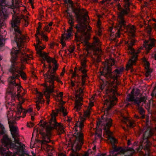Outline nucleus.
Masks as SVG:
<instances>
[{
  "label": "nucleus",
  "mask_w": 156,
  "mask_h": 156,
  "mask_svg": "<svg viewBox=\"0 0 156 156\" xmlns=\"http://www.w3.org/2000/svg\"><path fill=\"white\" fill-rule=\"evenodd\" d=\"M154 21H156V20L155 19H154Z\"/></svg>",
  "instance_id": "4d7b16f0"
},
{
  "label": "nucleus",
  "mask_w": 156,
  "mask_h": 156,
  "mask_svg": "<svg viewBox=\"0 0 156 156\" xmlns=\"http://www.w3.org/2000/svg\"><path fill=\"white\" fill-rule=\"evenodd\" d=\"M120 0H114V1H119Z\"/></svg>",
  "instance_id": "6e6d98bb"
},
{
  "label": "nucleus",
  "mask_w": 156,
  "mask_h": 156,
  "mask_svg": "<svg viewBox=\"0 0 156 156\" xmlns=\"http://www.w3.org/2000/svg\"><path fill=\"white\" fill-rule=\"evenodd\" d=\"M128 124L127 125L130 127H133L135 125V124L133 121L129 120L128 121Z\"/></svg>",
  "instance_id": "393cba45"
},
{
  "label": "nucleus",
  "mask_w": 156,
  "mask_h": 156,
  "mask_svg": "<svg viewBox=\"0 0 156 156\" xmlns=\"http://www.w3.org/2000/svg\"><path fill=\"white\" fill-rule=\"evenodd\" d=\"M32 109L31 108H29L27 110V112H32Z\"/></svg>",
  "instance_id": "4c0bfd02"
},
{
  "label": "nucleus",
  "mask_w": 156,
  "mask_h": 156,
  "mask_svg": "<svg viewBox=\"0 0 156 156\" xmlns=\"http://www.w3.org/2000/svg\"><path fill=\"white\" fill-rule=\"evenodd\" d=\"M22 129H23V128H22Z\"/></svg>",
  "instance_id": "680f3d73"
},
{
  "label": "nucleus",
  "mask_w": 156,
  "mask_h": 156,
  "mask_svg": "<svg viewBox=\"0 0 156 156\" xmlns=\"http://www.w3.org/2000/svg\"><path fill=\"white\" fill-rule=\"evenodd\" d=\"M16 123L15 121H8L9 130L12 138L15 137V136H19L18 127L14 125Z\"/></svg>",
  "instance_id": "dca6fc26"
},
{
  "label": "nucleus",
  "mask_w": 156,
  "mask_h": 156,
  "mask_svg": "<svg viewBox=\"0 0 156 156\" xmlns=\"http://www.w3.org/2000/svg\"><path fill=\"white\" fill-rule=\"evenodd\" d=\"M106 65L104 68V71L101 73L102 76H104L108 81L111 80H113L110 81L109 86L106 90V94L108 97L104 105H106L104 115L102 116V120L97 123V127L101 126V128L105 131H110L109 128L112 125V120L109 117V111L112 107L116 104L117 101L116 96H119L120 94L117 92V85L120 83L118 80L122 72L124 70L123 67H119L112 71V66L115 65V62L114 59L110 61Z\"/></svg>",
  "instance_id": "f03ea898"
},
{
  "label": "nucleus",
  "mask_w": 156,
  "mask_h": 156,
  "mask_svg": "<svg viewBox=\"0 0 156 156\" xmlns=\"http://www.w3.org/2000/svg\"><path fill=\"white\" fill-rule=\"evenodd\" d=\"M41 27H42V26H41V25L40 24V25H39L38 26V27H37V29H38V30H40V29L41 28Z\"/></svg>",
  "instance_id": "c03bdc74"
},
{
  "label": "nucleus",
  "mask_w": 156,
  "mask_h": 156,
  "mask_svg": "<svg viewBox=\"0 0 156 156\" xmlns=\"http://www.w3.org/2000/svg\"><path fill=\"white\" fill-rule=\"evenodd\" d=\"M142 60L146 71L145 76L147 77H149L150 78L151 77V73H152L153 70L149 67L150 63L145 57H143Z\"/></svg>",
  "instance_id": "a211bd4d"
},
{
  "label": "nucleus",
  "mask_w": 156,
  "mask_h": 156,
  "mask_svg": "<svg viewBox=\"0 0 156 156\" xmlns=\"http://www.w3.org/2000/svg\"><path fill=\"white\" fill-rule=\"evenodd\" d=\"M25 145L24 144H23L22 145H20V150H17L18 151H21L23 153H24V149H25Z\"/></svg>",
  "instance_id": "a878e982"
},
{
  "label": "nucleus",
  "mask_w": 156,
  "mask_h": 156,
  "mask_svg": "<svg viewBox=\"0 0 156 156\" xmlns=\"http://www.w3.org/2000/svg\"><path fill=\"white\" fill-rule=\"evenodd\" d=\"M44 12L41 10L40 12V15L41 17L43 16V15H42V14Z\"/></svg>",
  "instance_id": "ea45409f"
},
{
  "label": "nucleus",
  "mask_w": 156,
  "mask_h": 156,
  "mask_svg": "<svg viewBox=\"0 0 156 156\" xmlns=\"http://www.w3.org/2000/svg\"><path fill=\"white\" fill-rule=\"evenodd\" d=\"M3 38H0V46H2L4 45L3 43Z\"/></svg>",
  "instance_id": "72a5a7b5"
},
{
  "label": "nucleus",
  "mask_w": 156,
  "mask_h": 156,
  "mask_svg": "<svg viewBox=\"0 0 156 156\" xmlns=\"http://www.w3.org/2000/svg\"><path fill=\"white\" fill-rule=\"evenodd\" d=\"M152 135V132L151 130H147L145 131L143 135V139L144 142L143 145H141L139 147V149H142L144 148L145 150L147 151L150 150V148L151 144L149 141L148 139Z\"/></svg>",
  "instance_id": "1a4fd4ad"
},
{
  "label": "nucleus",
  "mask_w": 156,
  "mask_h": 156,
  "mask_svg": "<svg viewBox=\"0 0 156 156\" xmlns=\"http://www.w3.org/2000/svg\"><path fill=\"white\" fill-rule=\"evenodd\" d=\"M44 87L46 88V91L44 93V94L47 99L46 104L48 105L50 101L49 99L50 97V94L54 92V88L55 87V86L54 85L53 86H52L51 85H50L49 86H48L45 84Z\"/></svg>",
  "instance_id": "f3484780"
},
{
  "label": "nucleus",
  "mask_w": 156,
  "mask_h": 156,
  "mask_svg": "<svg viewBox=\"0 0 156 156\" xmlns=\"http://www.w3.org/2000/svg\"><path fill=\"white\" fill-rule=\"evenodd\" d=\"M42 34V35L41 36L42 38L43 39L44 41H47L48 40V37L44 34V33L43 34Z\"/></svg>",
  "instance_id": "c85d7f7f"
},
{
  "label": "nucleus",
  "mask_w": 156,
  "mask_h": 156,
  "mask_svg": "<svg viewBox=\"0 0 156 156\" xmlns=\"http://www.w3.org/2000/svg\"><path fill=\"white\" fill-rule=\"evenodd\" d=\"M94 105V103L90 101L89 105L86 110L84 112L83 117L81 118L80 121L78 122L75 126V133L73 136L75 137L72 144V147L75 149L72 150L71 156H81L77 151L80 150L83 143V135L82 132V129L84 126V122L86 120V118H89L90 116L91 112L92 110L91 107Z\"/></svg>",
  "instance_id": "39448f33"
},
{
  "label": "nucleus",
  "mask_w": 156,
  "mask_h": 156,
  "mask_svg": "<svg viewBox=\"0 0 156 156\" xmlns=\"http://www.w3.org/2000/svg\"><path fill=\"white\" fill-rule=\"evenodd\" d=\"M147 31L149 36V38L148 40H146L144 41L143 45L146 49L149 51L155 46L156 41L151 36V27H149L147 29Z\"/></svg>",
  "instance_id": "9b49d317"
},
{
  "label": "nucleus",
  "mask_w": 156,
  "mask_h": 156,
  "mask_svg": "<svg viewBox=\"0 0 156 156\" xmlns=\"http://www.w3.org/2000/svg\"><path fill=\"white\" fill-rule=\"evenodd\" d=\"M15 3L16 4V7L18 8L19 7V3L18 2H16Z\"/></svg>",
  "instance_id": "de8ad7c7"
},
{
  "label": "nucleus",
  "mask_w": 156,
  "mask_h": 156,
  "mask_svg": "<svg viewBox=\"0 0 156 156\" xmlns=\"http://www.w3.org/2000/svg\"><path fill=\"white\" fill-rule=\"evenodd\" d=\"M25 115H25H25H24V116H23V117H24L25 116Z\"/></svg>",
  "instance_id": "bf43d9fd"
},
{
  "label": "nucleus",
  "mask_w": 156,
  "mask_h": 156,
  "mask_svg": "<svg viewBox=\"0 0 156 156\" xmlns=\"http://www.w3.org/2000/svg\"><path fill=\"white\" fill-rule=\"evenodd\" d=\"M47 66L45 65V63H44L43 65V67L44 68H46Z\"/></svg>",
  "instance_id": "3c124183"
},
{
  "label": "nucleus",
  "mask_w": 156,
  "mask_h": 156,
  "mask_svg": "<svg viewBox=\"0 0 156 156\" xmlns=\"http://www.w3.org/2000/svg\"><path fill=\"white\" fill-rule=\"evenodd\" d=\"M131 144V141L130 140H128L127 141V145L128 146L130 145Z\"/></svg>",
  "instance_id": "37998d69"
},
{
  "label": "nucleus",
  "mask_w": 156,
  "mask_h": 156,
  "mask_svg": "<svg viewBox=\"0 0 156 156\" xmlns=\"http://www.w3.org/2000/svg\"><path fill=\"white\" fill-rule=\"evenodd\" d=\"M5 149L2 147H0V151H5Z\"/></svg>",
  "instance_id": "79ce46f5"
},
{
  "label": "nucleus",
  "mask_w": 156,
  "mask_h": 156,
  "mask_svg": "<svg viewBox=\"0 0 156 156\" xmlns=\"http://www.w3.org/2000/svg\"><path fill=\"white\" fill-rule=\"evenodd\" d=\"M36 49L37 51V53L40 55H42V53L41 50L44 48V47H43L40 45H37L35 46Z\"/></svg>",
  "instance_id": "412c9836"
},
{
  "label": "nucleus",
  "mask_w": 156,
  "mask_h": 156,
  "mask_svg": "<svg viewBox=\"0 0 156 156\" xmlns=\"http://www.w3.org/2000/svg\"><path fill=\"white\" fill-rule=\"evenodd\" d=\"M76 88H75L76 92V97L78 99L76 101L75 108L77 111L80 110L82 103L81 102L83 100L82 96L83 94V89L80 87H79L78 85L76 86Z\"/></svg>",
  "instance_id": "f8f14e48"
},
{
  "label": "nucleus",
  "mask_w": 156,
  "mask_h": 156,
  "mask_svg": "<svg viewBox=\"0 0 156 156\" xmlns=\"http://www.w3.org/2000/svg\"><path fill=\"white\" fill-rule=\"evenodd\" d=\"M52 25V22H50L48 26H46L44 28L45 31L49 32L50 31V29H51V28L50 27V29H49V27L48 26L51 27Z\"/></svg>",
  "instance_id": "b1692460"
},
{
  "label": "nucleus",
  "mask_w": 156,
  "mask_h": 156,
  "mask_svg": "<svg viewBox=\"0 0 156 156\" xmlns=\"http://www.w3.org/2000/svg\"><path fill=\"white\" fill-rule=\"evenodd\" d=\"M0 133L4 135L5 133V128L3 125L0 123Z\"/></svg>",
  "instance_id": "5701e85b"
},
{
  "label": "nucleus",
  "mask_w": 156,
  "mask_h": 156,
  "mask_svg": "<svg viewBox=\"0 0 156 156\" xmlns=\"http://www.w3.org/2000/svg\"><path fill=\"white\" fill-rule=\"evenodd\" d=\"M36 38H37V45H39L40 44H42V42L40 41L39 38L38 37L37 35H36Z\"/></svg>",
  "instance_id": "473e14b6"
},
{
  "label": "nucleus",
  "mask_w": 156,
  "mask_h": 156,
  "mask_svg": "<svg viewBox=\"0 0 156 156\" xmlns=\"http://www.w3.org/2000/svg\"><path fill=\"white\" fill-rule=\"evenodd\" d=\"M86 62V60L85 58L82 59L81 62V67L80 68L78 69V71H80L83 74V75L81 76L82 83L81 84L82 86L85 85L86 78L87 77V75L86 74L87 70L85 69L87 66Z\"/></svg>",
  "instance_id": "2eb2a0df"
},
{
  "label": "nucleus",
  "mask_w": 156,
  "mask_h": 156,
  "mask_svg": "<svg viewBox=\"0 0 156 156\" xmlns=\"http://www.w3.org/2000/svg\"><path fill=\"white\" fill-rule=\"evenodd\" d=\"M128 101H133L134 104L137 107V110L139 113L140 115L138 116L136 115H135V117L136 119L140 118H145V111L144 109L140 105L141 102L145 103L146 100L145 97H143L139 98L138 97L135 98L133 94H129L127 98Z\"/></svg>",
  "instance_id": "6e6552de"
},
{
  "label": "nucleus",
  "mask_w": 156,
  "mask_h": 156,
  "mask_svg": "<svg viewBox=\"0 0 156 156\" xmlns=\"http://www.w3.org/2000/svg\"><path fill=\"white\" fill-rule=\"evenodd\" d=\"M111 0H103V3H104L105 2H108V3L109 2L111 1Z\"/></svg>",
  "instance_id": "8fccbe9b"
},
{
  "label": "nucleus",
  "mask_w": 156,
  "mask_h": 156,
  "mask_svg": "<svg viewBox=\"0 0 156 156\" xmlns=\"http://www.w3.org/2000/svg\"><path fill=\"white\" fill-rule=\"evenodd\" d=\"M31 119L32 121H34V118L33 116H31Z\"/></svg>",
  "instance_id": "603ef678"
},
{
  "label": "nucleus",
  "mask_w": 156,
  "mask_h": 156,
  "mask_svg": "<svg viewBox=\"0 0 156 156\" xmlns=\"http://www.w3.org/2000/svg\"><path fill=\"white\" fill-rule=\"evenodd\" d=\"M69 9H68L66 11V12L68 15V19L69 24H70V27L69 29L62 35V38L64 39H68L70 38L71 35L73 31V27H74L76 29L78 32L80 33L81 34V36H79L77 39V41L80 42L81 43L84 42L87 43L86 41L87 37V32L90 31L91 30V27L90 26H88L85 23V22L87 20V15L84 16L83 15L80 9V14L83 16L84 18L81 21V22H78L76 17V21L78 24L76 26L74 24V19L73 16L72 14H71L70 13L68 12Z\"/></svg>",
  "instance_id": "20e7f679"
},
{
  "label": "nucleus",
  "mask_w": 156,
  "mask_h": 156,
  "mask_svg": "<svg viewBox=\"0 0 156 156\" xmlns=\"http://www.w3.org/2000/svg\"><path fill=\"white\" fill-rule=\"evenodd\" d=\"M154 58H155V59L156 60V53L155 54Z\"/></svg>",
  "instance_id": "5fc2aeb1"
},
{
  "label": "nucleus",
  "mask_w": 156,
  "mask_h": 156,
  "mask_svg": "<svg viewBox=\"0 0 156 156\" xmlns=\"http://www.w3.org/2000/svg\"><path fill=\"white\" fill-rule=\"evenodd\" d=\"M43 59L44 61L46 60L48 63H50L51 62V58L47 55L46 53H44L43 57Z\"/></svg>",
  "instance_id": "4be33fe9"
},
{
  "label": "nucleus",
  "mask_w": 156,
  "mask_h": 156,
  "mask_svg": "<svg viewBox=\"0 0 156 156\" xmlns=\"http://www.w3.org/2000/svg\"><path fill=\"white\" fill-rule=\"evenodd\" d=\"M94 44L92 49L94 54L99 56L102 54V51L100 48L101 44L99 39L97 37H94Z\"/></svg>",
  "instance_id": "4468645a"
},
{
  "label": "nucleus",
  "mask_w": 156,
  "mask_h": 156,
  "mask_svg": "<svg viewBox=\"0 0 156 156\" xmlns=\"http://www.w3.org/2000/svg\"><path fill=\"white\" fill-rule=\"evenodd\" d=\"M57 114H58L57 113H54L51 116L49 121L50 129L48 130L47 128L46 130L47 133L41 131H40V133L43 139L41 143L42 144H45L46 148L48 150H49V148L51 147V146L47 144V143L51 141L50 139V135L51 133L50 130L56 129L59 135L63 133L64 132V128L63 126L61 123H58L56 122L55 117L57 115Z\"/></svg>",
  "instance_id": "423d86ee"
},
{
  "label": "nucleus",
  "mask_w": 156,
  "mask_h": 156,
  "mask_svg": "<svg viewBox=\"0 0 156 156\" xmlns=\"http://www.w3.org/2000/svg\"><path fill=\"white\" fill-rule=\"evenodd\" d=\"M71 119H72L69 117H68V119L67 120V121L68 122H71Z\"/></svg>",
  "instance_id": "a19ab883"
},
{
  "label": "nucleus",
  "mask_w": 156,
  "mask_h": 156,
  "mask_svg": "<svg viewBox=\"0 0 156 156\" xmlns=\"http://www.w3.org/2000/svg\"><path fill=\"white\" fill-rule=\"evenodd\" d=\"M39 95V96L36 103V108L37 110H39L41 106L40 104L41 105L44 104L45 101V100L43 98V94L41 93H40Z\"/></svg>",
  "instance_id": "6ab92c4d"
},
{
  "label": "nucleus",
  "mask_w": 156,
  "mask_h": 156,
  "mask_svg": "<svg viewBox=\"0 0 156 156\" xmlns=\"http://www.w3.org/2000/svg\"><path fill=\"white\" fill-rule=\"evenodd\" d=\"M14 1H12V5H14Z\"/></svg>",
  "instance_id": "864d4df0"
},
{
  "label": "nucleus",
  "mask_w": 156,
  "mask_h": 156,
  "mask_svg": "<svg viewBox=\"0 0 156 156\" xmlns=\"http://www.w3.org/2000/svg\"><path fill=\"white\" fill-rule=\"evenodd\" d=\"M76 69H75V72L73 73L72 74L73 77H75L76 76H78V75L76 73Z\"/></svg>",
  "instance_id": "f704fd0d"
},
{
  "label": "nucleus",
  "mask_w": 156,
  "mask_h": 156,
  "mask_svg": "<svg viewBox=\"0 0 156 156\" xmlns=\"http://www.w3.org/2000/svg\"><path fill=\"white\" fill-rule=\"evenodd\" d=\"M95 1H97V0H95Z\"/></svg>",
  "instance_id": "052dcab7"
},
{
  "label": "nucleus",
  "mask_w": 156,
  "mask_h": 156,
  "mask_svg": "<svg viewBox=\"0 0 156 156\" xmlns=\"http://www.w3.org/2000/svg\"><path fill=\"white\" fill-rule=\"evenodd\" d=\"M70 85L72 87H75V84L74 83L72 80L71 81V83H70Z\"/></svg>",
  "instance_id": "58836bf2"
},
{
  "label": "nucleus",
  "mask_w": 156,
  "mask_h": 156,
  "mask_svg": "<svg viewBox=\"0 0 156 156\" xmlns=\"http://www.w3.org/2000/svg\"><path fill=\"white\" fill-rule=\"evenodd\" d=\"M55 98H58L59 97L62 98L63 96V93L62 92H60L59 94H57V95H54Z\"/></svg>",
  "instance_id": "bb28decb"
},
{
  "label": "nucleus",
  "mask_w": 156,
  "mask_h": 156,
  "mask_svg": "<svg viewBox=\"0 0 156 156\" xmlns=\"http://www.w3.org/2000/svg\"><path fill=\"white\" fill-rule=\"evenodd\" d=\"M75 48L74 46H71L69 48V50L70 53H73Z\"/></svg>",
  "instance_id": "c756f323"
},
{
  "label": "nucleus",
  "mask_w": 156,
  "mask_h": 156,
  "mask_svg": "<svg viewBox=\"0 0 156 156\" xmlns=\"http://www.w3.org/2000/svg\"><path fill=\"white\" fill-rule=\"evenodd\" d=\"M2 142L5 146L7 147L8 146L14 149H16L17 150H20V147L16 145V144L12 141L9 138L7 135H3V138L1 139Z\"/></svg>",
  "instance_id": "ddd939ff"
},
{
  "label": "nucleus",
  "mask_w": 156,
  "mask_h": 156,
  "mask_svg": "<svg viewBox=\"0 0 156 156\" xmlns=\"http://www.w3.org/2000/svg\"><path fill=\"white\" fill-rule=\"evenodd\" d=\"M58 112H61L64 116L67 115L68 114L66 109L64 107L62 106H60L58 110Z\"/></svg>",
  "instance_id": "aec40b11"
},
{
  "label": "nucleus",
  "mask_w": 156,
  "mask_h": 156,
  "mask_svg": "<svg viewBox=\"0 0 156 156\" xmlns=\"http://www.w3.org/2000/svg\"><path fill=\"white\" fill-rule=\"evenodd\" d=\"M154 94H155L156 95V93L155 94H153L154 95Z\"/></svg>",
  "instance_id": "13d9d810"
},
{
  "label": "nucleus",
  "mask_w": 156,
  "mask_h": 156,
  "mask_svg": "<svg viewBox=\"0 0 156 156\" xmlns=\"http://www.w3.org/2000/svg\"><path fill=\"white\" fill-rule=\"evenodd\" d=\"M64 70H65V68H63V72H62V73H61V75L62 76H63V75L64 74V73H65V71H64Z\"/></svg>",
  "instance_id": "09e8293b"
},
{
  "label": "nucleus",
  "mask_w": 156,
  "mask_h": 156,
  "mask_svg": "<svg viewBox=\"0 0 156 156\" xmlns=\"http://www.w3.org/2000/svg\"><path fill=\"white\" fill-rule=\"evenodd\" d=\"M30 124L31 126L30 125V124L28 123H27V126L28 127H33L34 126V123L33 122H30Z\"/></svg>",
  "instance_id": "c9c22d12"
},
{
  "label": "nucleus",
  "mask_w": 156,
  "mask_h": 156,
  "mask_svg": "<svg viewBox=\"0 0 156 156\" xmlns=\"http://www.w3.org/2000/svg\"><path fill=\"white\" fill-rule=\"evenodd\" d=\"M64 2L66 4H69V6L72 10L73 12L75 14L76 18L78 22H81L84 17L80 14V8L78 7L76 8L73 5V2L71 0H65Z\"/></svg>",
  "instance_id": "9d476101"
},
{
  "label": "nucleus",
  "mask_w": 156,
  "mask_h": 156,
  "mask_svg": "<svg viewBox=\"0 0 156 156\" xmlns=\"http://www.w3.org/2000/svg\"><path fill=\"white\" fill-rule=\"evenodd\" d=\"M30 3L31 4V5H32V8L33 9H34V6H33V3H32V0H30Z\"/></svg>",
  "instance_id": "a18cd8bd"
},
{
  "label": "nucleus",
  "mask_w": 156,
  "mask_h": 156,
  "mask_svg": "<svg viewBox=\"0 0 156 156\" xmlns=\"http://www.w3.org/2000/svg\"><path fill=\"white\" fill-rule=\"evenodd\" d=\"M5 0H0V6L1 8L3 9V4H5Z\"/></svg>",
  "instance_id": "7c9ffc66"
},
{
  "label": "nucleus",
  "mask_w": 156,
  "mask_h": 156,
  "mask_svg": "<svg viewBox=\"0 0 156 156\" xmlns=\"http://www.w3.org/2000/svg\"><path fill=\"white\" fill-rule=\"evenodd\" d=\"M53 63L54 66L52 68L51 62L48 63V68L49 69L46 73L45 74L44 73L43 74L44 79L46 81L50 83V85H51L52 86L54 85L55 80L62 84V82L59 80L56 73V71L58 69V64L55 60L53 62Z\"/></svg>",
  "instance_id": "0eeeda50"
},
{
  "label": "nucleus",
  "mask_w": 156,
  "mask_h": 156,
  "mask_svg": "<svg viewBox=\"0 0 156 156\" xmlns=\"http://www.w3.org/2000/svg\"><path fill=\"white\" fill-rule=\"evenodd\" d=\"M13 33L15 35L13 43L16 44L17 48L16 47L13 48L11 52L12 56L11 64L8 69L10 76L8 78V81L9 84V93L12 98H16L19 101V105L16 111V114L19 116L24 110L21 105L25 100V99L23 97L25 93L24 91L22 94H20L23 88L21 85L16 83V80L20 77L23 80H26L27 76L26 73L23 71L25 69L24 66L18 60V55L19 54L21 58L25 62L30 60L32 56L31 55H29L24 51H22L24 50L23 49L22 50V48L23 47L25 37L22 33Z\"/></svg>",
  "instance_id": "f257e3e1"
},
{
  "label": "nucleus",
  "mask_w": 156,
  "mask_h": 156,
  "mask_svg": "<svg viewBox=\"0 0 156 156\" xmlns=\"http://www.w3.org/2000/svg\"><path fill=\"white\" fill-rule=\"evenodd\" d=\"M124 4L123 6L122 7L119 3H116L114 6H116L119 11L118 13V21L119 24L117 27V32L115 37H120L121 31L125 30L128 37H136V28L135 26L126 24L125 16H129L130 11L129 8L130 2V0H124ZM114 2H111L110 3L111 6L113 7Z\"/></svg>",
  "instance_id": "7ed1b4c3"
},
{
  "label": "nucleus",
  "mask_w": 156,
  "mask_h": 156,
  "mask_svg": "<svg viewBox=\"0 0 156 156\" xmlns=\"http://www.w3.org/2000/svg\"><path fill=\"white\" fill-rule=\"evenodd\" d=\"M43 33L44 32L43 31H41V32H40V30H38V29H37V30L36 34L37 35H39L41 36L42 35V34H43Z\"/></svg>",
  "instance_id": "2f4dec72"
},
{
  "label": "nucleus",
  "mask_w": 156,
  "mask_h": 156,
  "mask_svg": "<svg viewBox=\"0 0 156 156\" xmlns=\"http://www.w3.org/2000/svg\"><path fill=\"white\" fill-rule=\"evenodd\" d=\"M105 154H98V155H97V156H105Z\"/></svg>",
  "instance_id": "49530a36"
},
{
  "label": "nucleus",
  "mask_w": 156,
  "mask_h": 156,
  "mask_svg": "<svg viewBox=\"0 0 156 156\" xmlns=\"http://www.w3.org/2000/svg\"><path fill=\"white\" fill-rule=\"evenodd\" d=\"M60 43L62 45L63 47H64L66 45V44L65 43V42H64L63 41V40H61V41Z\"/></svg>",
  "instance_id": "e433bc0d"
},
{
  "label": "nucleus",
  "mask_w": 156,
  "mask_h": 156,
  "mask_svg": "<svg viewBox=\"0 0 156 156\" xmlns=\"http://www.w3.org/2000/svg\"><path fill=\"white\" fill-rule=\"evenodd\" d=\"M18 136H15V137L13 138L14 139L15 143L17 144L20 145L21 144L19 140L18 139H17L16 138H17Z\"/></svg>",
  "instance_id": "cd10ccee"
}]
</instances>
